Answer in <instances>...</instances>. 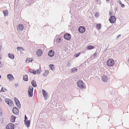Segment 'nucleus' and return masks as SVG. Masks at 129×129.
I'll use <instances>...</instances> for the list:
<instances>
[{"label": "nucleus", "instance_id": "41", "mask_svg": "<svg viewBox=\"0 0 129 129\" xmlns=\"http://www.w3.org/2000/svg\"><path fill=\"white\" fill-rule=\"evenodd\" d=\"M118 3H119V4L120 5H121V4H122V3L119 0L118 1Z\"/></svg>", "mask_w": 129, "mask_h": 129}, {"label": "nucleus", "instance_id": "1", "mask_svg": "<svg viewBox=\"0 0 129 129\" xmlns=\"http://www.w3.org/2000/svg\"><path fill=\"white\" fill-rule=\"evenodd\" d=\"M24 27L23 26L22 24H19L16 28L17 31L18 33H21Z\"/></svg>", "mask_w": 129, "mask_h": 129}, {"label": "nucleus", "instance_id": "30", "mask_svg": "<svg viewBox=\"0 0 129 129\" xmlns=\"http://www.w3.org/2000/svg\"><path fill=\"white\" fill-rule=\"evenodd\" d=\"M6 90L7 89L5 88H4L3 87H2L1 90V91L3 92H4L6 91Z\"/></svg>", "mask_w": 129, "mask_h": 129}, {"label": "nucleus", "instance_id": "12", "mask_svg": "<svg viewBox=\"0 0 129 129\" xmlns=\"http://www.w3.org/2000/svg\"><path fill=\"white\" fill-rule=\"evenodd\" d=\"M13 113L16 114H18L19 113V111L16 107H14L13 109Z\"/></svg>", "mask_w": 129, "mask_h": 129}, {"label": "nucleus", "instance_id": "32", "mask_svg": "<svg viewBox=\"0 0 129 129\" xmlns=\"http://www.w3.org/2000/svg\"><path fill=\"white\" fill-rule=\"evenodd\" d=\"M80 54V53H78L77 54H75V56L76 57H78V56H79V55Z\"/></svg>", "mask_w": 129, "mask_h": 129}, {"label": "nucleus", "instance_id": "34", "mask_svg": "<svg viewBox=\"0 0 129 129\" xmlns=\"http://www.w3.org/2000/svg\"><path fill=\"white\" fill-rule=\"evenodd\" d=\"M14 100L15 101L16 103L17 102H19V101L17 100V99L15 97L14 98Z\"/></svg>", "mask_w": 129, "mask_h": 129}, {"label": "nucleus", "instance_id": "28", "mask_svg": "<svg viewBox=\"0 0 129 129\" xmlns=\"http://www.w3.org/2000/svg\"><path fill=\"white\" fill-rule=\"evenodd\" d=\"M96 27L98 29H100L101 27V24H96Z\"/></svg>", "mask_w": 129, "mask_h": 129}, {"label": "nucleus", "instance_id": "45", "mask_svg": "<svg viewBox=\"0 0 129 129\" xmlns=\"http://www.w3.org/2000/svg\"><path fill=\"white\" fill-rule=\"evenodd\" d=\"M120 36V35H118V36H117V39H118V37L119 36Z\"/></svg>", "mask_w": 129, "mask_h": 129}, {"label": "nucleus", "instance_id": "44", "mask_svg": "<svg viewBox=\"0 0 129 129\" xmlns=\"http://www.w3.org/2000/svg\"><path fill=\"white\" fill-rule=\"evenodd\" d=\"M27 118L26 117V115H25V119H24V120H26V119Z\"/></svg>", "mask_w": 129, "mask_h": 129}, {"label": "nucleus", "instance_id": "23", "mask_svg": "<svg viewBox=\"0 0 129 129\" xmlns=\"http://www.w3.org/2000/svg\"><path fill=\"white\" fill-rule=\"evenodd\" d=\"M23 79L25 81H27L28 80V77L27 75H24L23 76Z\"/></svg>", "mask_w": 129, "mask_h": 129}, {"label": "nucleus", "instance_id": "13", "mask_svg": "<svg viewBox=\"0 0 129 129\" xmlns=\"http://www.w3.org/2000/svg\"><path fill=\"white\" fill-rule=\"evenodd\" d=\"M64 38L66 40H69L71 38V36L69 34H65L64 36Z\"/></svg>", "mask_w": 129, "mask_h": 129}, {"label": "nucleus", "instance_id": "22", "mask_svg": "<svg viewBox=\"0 0 129 129\" xmlns=\"http://www.w3.org/2000/svg\"><path fill=\"white\" fill-rule=\"evenodd\" d=\"M94 47V46H93L89 45L87 47V48L88 50H91L93 49Z\"/></svg>", "mask_w": 129, "mask_h": 129}, {"label": "nucleus", "instance_id": "47", "mask_svg": "<svg viewBox=\"0 0 129 129\" xmlns=\"http://www.w3.org/2000/svg\"><path fill=\"white\" fill-rule=\"evenodd\" d=\"M18 84H15V85H16L17 87L18 86Z\"/></svg>", "mask_w": 129, "mask_h": 129}, {"label": "nucleus", "instance_id": "27", "mask_svg": "<svg viewBox=\"0 0 129 129\" xmlns=\"http://www.w3.org/2000/svg\"><path fill=\"white\" fill-rule=\"evenodd\" d=\"M16 103L18 107L19 108H21V105L19 101V102H16Z\"/></svg>", "mask_w": 129, "mask_h": 129}, {"label": "nucleus", "instance_id": "15", "mask_svg": "<svg viewBox=\"0 0 129 129\" xmlns=\"http://www.w3.org/2000/svg\"><path fill=\"white\" fill-rule=\"evenodd\" d=\"M36 53L38 56H41L43 55V52L40 49H38L37 50Z\"/></svg>", "mask_w": 129, "mask_h": 129}, {"label": "nucleus", "instance_id": "21", "mask_svg": "<svg viewBox=\"0 0 129 129\" xmlns=\"http://www.w3.org/2000/svg\"><path fill=\"white\" fill-rule=\"evenodd\" d=\"M3 12L4 15L5 16H7L8 13V11L7 10H5L3 11Z\"/></svg>", "mask_w": 129, "mask_h": 129}, {"label": "nucleus", "instance_id": "19", "mask_svg": "<svg viewBox=\"0 0 129 129\" xmlns=\"http://www.w3.org/2000/svg\"><path fill=\"white\" fill-rule=\"evenodd\" d=\"M31 83L32 86L34 87H36L37 86L36 81L35 80H32L31 82Z\"/></svg>", "mask_w": 129, "mask_h": 129}, {"label": "nucleus", "instance_id": "43", "mask_svg": "<svg viewBox=\"0 0 129 129\" xmlns=\"http://www.w3.org/2000/svg\"><path fill=\"white\" fill-rule=\"evenodd\" d=\"M121 7H124V4H121Z\"/></svg>", "mask_w": 129, "mask_h": 129}, {"label": "nucleus", "instance_id": "48", "mask_svg": "<svg viewBox=\"0 0 129 129\" xmlns=\"http://www.w3.org/2000/svg\"><path fill=\"white\" fill-rule=\"evenodd\" d=\"M1 75H0V79L1 78Z\"/></svg>", "mask_w": 129, "mask_h": 129}, {"label": "nucleus", "instance_id": "49", "mask_svg": "<svg viewBox=\"0 0 129 129\" xmlns=\"http://www.w3.org/2000/svg\"><path fill=\"white\" fill-rule=\"evenodd\" d=\"M106 0L107 1H109L110 0Z\"/></svg>", "mask_w": 129, "mask_h": 129}, {"label": "nucleus", "instance_id": "29", "mask_svg": "<svg viewBox=\"0 0 129 129\" xmlns=\"http://www.w3.org/2000/svg\"><path fill=\"white\" fill-rule=\"evenodd\" d=\"M49 73L48 70L46 71L43 74V75L44 76H46Z\"/></svg>", "mask_w": 129, "mask_h": 129}, {"label": "nucleus", "instance_id": "11", "mask_svg": "<svg viewBox=\"0 0 129 129\" xmlns=\"http://www.w3.org/2000/svg\"><path fill=\"white\" fill-rule=\"evenodd\" d=\"M80 33H83L84 32L85 30V27L83 26H80L79 27L78 29Z\"/></svg>", "mask_w": 129, "mask_h": 129}, {"label": "nucleus", "instance_id": "40", "mask_svg": "<svg viewBox=\"0 0 129 129\" xmlns=\"http://www.w3.org/2000/svg\"><path fill=\"white\" fill-rule=\"evenodd\" d=\"M34 74H36V71L34 70V71L33 73Z\"/></svg>", "mask_w": 129, "mask_h": 129}, {"label": "nucleus", "instance_id": "31", "mask_svg": "<svg viewBox=\"0 0 129 129\" xmlns=\"http://www.w3.org/2000/svg\"><path fill=\"white\" fill-rule=\"evenodd\" d=\"M99 15V13L98 12H96L95 13V16L96 18H97Z\"/></svg>", "mask_w": 129, "mask_h": 129}, {"label": "nucleus", "instance_id": "8", "mask_svg": "<svg viewBox=\"0 0 129 129\" xmlns=\"http://www.w3.org/2000/svg\"><path fill=\"white\" fill-rule=\"evenodd\" d=\"M5 101L9 106H11L13 104V102L10 99H6L5 100Z\"/></svg>", "mask_w": 129, "mask_h": 129}, {"label": "nucleus", "instance_id": "38", "mask_svg": "<svg viewBox=\"0 0 129 129\" xmlns=\"http://www.w3.org/2000/svg\"><path fill=\"white\" fill-rule=\"evenodd\" d=\"M2 109H0V115H2Z\"/></svg>", "mask_w": 129, "mask_h": 129}, {"label": "nucleus", "instance_id": "17", "mask_svg": "<svg viewBox=\"0 0 129 129\" xmlns=\"http://www.w3.org/2000/svg\"><path fill=\"white\" fill-rule=\"evenodd\" d=\"M24 121L26 126L27 127H28L30 125V121L29 120L26 121V120H24Z\"/></svg>", "mask_w": 129, "mask_h": 129}, {"label": "nucleus", "instance_id": "2", "mask_svg": "<svg viewBox=\"0 0 129 129\" xmlns=\"http://www.w3.org/2000/svg\"><path fill=\"white\" fill-rule=\"evenodd\" d=\"M33 88L32 86H30L29 87L28 93L29 97H31L33 95Z\"/></svg>", "mask_w": 129, "mask_h": 129}, {"label": "nucleus", "instance_id": "10", "mask_svg": "<svg viewBox=\"0 0 129 129\" xmlns=\"http://www.w3.org/2000/svg\"><path fill=\"white\" fill-rule=\"evenodd\" d=\"M7 77L8 79L10 81H12L14 79L13 75L11 74H8Z\"/></svg>", "mask_w": 129, "mask_h": 129}, {"label": "nucleus", "instance_id": "37", "mask_svg": "<svg viewBox=\"0 0 129 129\" xmlns=\"http://www.w3.org/2000/svg\"><path fill=\"white\" fill-rule=\"evenodd\" d=\"M49 66L50 68L52 69V68H53V66H54V65L52 64H50V65Z\"/></svg>", "mask_w": 129, "mask_h": 129}, {"label": "nucleus", "instance_id": "9", "mask_svg": "<svg viewBox=\"0 0 129 129\" xmlns=\"http://www.w3.org/2000/svg\"><path fill=\"white\" fill-rule=\"evenodd\" d=\"M42 92L45 100H47V92L44 89L42 90Z\"/></svg>", "mask_w": 129, "mask_h": 129}, {"label": "nucleus", "instance_id": "33", "mask_svg": "<svg viewBox=\"0 0 129 129\" xmlns=\"http://www.w3.org/2000/svg\"><path fill=\"white\" fill-rule=\"evenodd\" d=\"M34 70L32 69H30L29 70V71L30 73H33L34 71Z\"/></svg>", "mask_w": 129, "mask_h": 129}, {"label": "nucleus", "instance_id": "14", "mask_svg": "<svg viewBox=\"0 0 129 129\" xmlns=\"http://www.w3.org/2000/svg\"><path fill=\"white\" fill-rule=\"evenodd\" d=\"M48 54L49 56L51 57H53L54 55V52L53 50H51L49 51Z\"/></svg>", "mask_w": 129, "mask_h": 129}, {"label": "nucleus", "instance_id": "6", "mask_svg": "<svg viewBox=\"0 0 129 129\" xmlns=\"http://www.w3.org/2000/svg\"><path fill=\"white\" fill-rule=\"evenodd\" d=\"M110 22L111 23H113L116 21V18L114 16H111L109 19Z\"/></svg>", "mask_w": 129, "mask_h": 129}, {"label": "nucleus", "instance_id": "39", "mask_svg": "<svg viewBox=\"0 0 129 129\" xmlns=\"http://www.w3.org/2000/svg\"><path fill=\"white\" fill-rule=\"evenodd\" d=\"M96 55V54L95 53L93 55V56L94 57H95Z\"/></svg>", "mask_w": 129, "mask_h": 129}, {"label": "nucleus", "instance_id": "26", "mask_svg": "<svg viewBox=\"0 0 129 129\" xmlns=\"http://www.w3.org/2000/svg\"><path fill=\"white\" fill-rule=\"evenodd\" d=\"M62 40L61 39V37L58 38L56 40L59 43H60L62 41Z\"/></svg>", "mask_w": 129, "mask_h": 129}, {"label": "nucleus", "instance_id": "36", "mask_svg": "<svg viewBox=\"0 0 129 129\" xmlns=\"http://www.w3.org/2000/svg\"><path fill=\"white\" fill-rule=\"evenodd\" d=\"M112 12L111 11H110L109 12V15L111 16L112 15Z\"/></svg>", "mask_w": 129, "mask_h": 129}, {"label": "nucleus", "instance_id": "18", "mask_svg": "<svg viewBox=\"0 0 129 129\" xmlns=\"http://www.w3.org/2000/svg\"><path fill=\"white\" fill-rule=\"evenodd\" d=\"M8 56L10 58L12 59H14V56L12 54L9 53L8 54Z\"/></svg>", "mask_w": 129, "mask_h": 129}, {"label": "nucleus", "instance_id": "7", "mask_svg": "<svg viewBox=\"0 0 129 129\" xmlns=\"http://www.w3.org/2000/svg\"><path fill=\"white\" fill-rule=\"evenodd\" d=\"M14 125L12 123H9L6 126V129H14Z\"/></svg>", "mask_w": 129, "mask_h": 129}, {"label": "nucleus", "instance_id": "3", "mask_svg": "<svg viewBox=\"0 0 129 129\" xmlns=\"http://www.w3.org/2000/svg\"><path fill=\"white\" fill-rule=\"evenodd\" d=\"M77 86L79 88L83 89L84 88V83L82 80L79 81L77 82Z\"/></svg>", "mask_w": 129, "mask_h": 129}, {"label": "nucleus", "instance_id": "20", "mask_svg": "<svg viewBox=\"0 0 129 129\" xmlns=\"http://www.w3.org/2000/svg\"><path fill=\"white\" fill-rule=\"evenodd\" d=\"M11 121L12 122H14L15 120L16 117L15 116L12 115L11 116Z\"/></svg>", "mask_w": 129, "mask_h": 129}, {"label": "nucleus", "instance_id": "25", "mask_svg": "<svg viewBox=\"0 0 129 129\" xmlns=\"http://www.w3.org/2000/svg\"><path fill=\"white\" fill-rule=\"evenodd\" d=\"M77 69L74 68H72L71 70V71L72 73H75L77 72Z\"/></svg>", "mask_w": 129, "mask_h": 129}, {"label": "nucleus", "instance_id": "42", "mask_svg": "<svg viewBox=\"0 0 129 129\" xmlns=\"http://www.w3.org/2000/svg\"><path fill=\"white\" fill-rule=\"evenodd\" d=\"M37 73L38 74H40V71H39V70H37Z\"/></svg>", "mask_w": 129, "mask_h": 129}, {"label": "nucleus", "instance_id": "4", "mask_svg": "<svg viewBox=\"0 0 129 129\" xmlns=\"http://www.w3.org/2000/svg\"><path fill=\"white\" fill-rule=\"evenodd\" d=\"M114 60L112 59H109L107 62V65L110 67L112 66L114 64Z\"/></svg>", "mask_w": 129, "mask_h": 129}, {"label": "nucleus", "instance_id": "16", "mask_svg": "<svg viewBox=\"0 0 129 129\" xmlns=\"http://www.w3.org/2000/svg\"><path fill=\"white\" fill-rule=\"evenodd\" d=\"M17 49L20 52L21 54H23V51H24V50L22 48L18 47H17Z\"/></svg>", "mask_w": 129, "mask_h": 129}, {"label": "nucleus", "instance_id": "5", "mask_svg": "<svg viewBox=\"0 0 129 129\" xmlns=\"http://www.w3.org/2000/svg\"><path fill=\"white\" fill-rule=\"evenodd\" d=\"M109 75L107 76L106 75H104L102 77V80L104 82H106L109 79Z\"/></svg>", "mask_w": 129, "mask_h": 129}, {"label": "nucleus", "instance_id": "46", "mask_svg": "<svg viewBox=\"0 0 129 129\" xmlns=\"http://www.w3.org/2000/svg\"><path fill=\"white\" fill-rule=\"evenodd\" d=\"M2 100L1 98H0V102H2Z\"/></svg>", "mask_w": 129, "mask_h": 129}, {"label": "nucleus", "instance_id": "24", "mask_svg": "<svg viewBox=\"0 0 129 129\" xmlns=\"http://www.w3.org/2000/svg\"><path fill=\"white\" fill-rule=\"evenodd\" d=\"M33 60V59L32 60L30 58H27L26 59L25 62L27 63H29V62H31Z\"/></svg>", "mask_w": 129, "mask_h": 129}, {"label": "nucleus", "instance_id": "35", "mask_svg": "<svg viewBox=\"0 0 129 129\" xmlns=\"http://www.w3.org/2000/svg\"><path fill=\"white\" fill-rule=\"evenodd\" d=\"M3 64L2 63V62H0V68L2 67L3 66Z\"/></svg>", "mask_w": 129, "mask_h": 129}]
</instances>
